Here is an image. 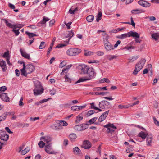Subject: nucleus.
Here are the masks:
<instances>
[{
    "instance_id": "1",
    "label": "nucleus",
    "mask_w": 159,
    "mask_h": 159,
    "mask_svg": "<svg viewBox=\"0 0 159 159\" xmlns=\"http://www.w3.org/2000/svg\"><path fill=\"white\" fill-rule=\"evenodd\" d=\"M81 71L80 74L82 75H86V77L89 80H90L94 78L96 75V73L94 69L92 67H89L87 65L83 64L80 65Z\"/></svg>"
},
{
    "instance_id": "2",
    "label": "nucleus",
    "mask_w": 159,
    "mask_h": 159,
    "mask_svg": "<svg viewBox=\"0 0 159 159\" xmlns=\"http://www.w3.org/2000/svg\"><path fill=\"white\" fill-rule=\"evenodd\" d=\"M146 60L144 59H141L135 66V68L133 74L136 75L143 68L145 62Z\"/></svg>"
},
{
    "instance_id": "3",
    "label": "nucleus",
    "mask_w": 159,
    "mask_h": 159,
    "mask_svg": "<svg viewBox=\"0 0 159 159\" xmlns=\"http://www.w3.org/2000/svg\"><path fill=\"white\" fill-rule=\"evenodd\" d=\"M35 87L33 90L34 94L35 96L40 95L43 93L44 89L40 83L36 85Z\"/></svg>"
},
{
    "instance_id": "4",
    "label": "nucleus",
    "mask_w": 159,
    "mask_h": 159,
    "mask_svg": "<svg viewBox=\"0 0 159 159\" xmlns=\"http://www.w3.org/2000/svg\"><path fill=\"white\" fill-rule=\"evenodd\" d=\"M81 52V50L80 49L77 48H71L67 50L66 53L69 56H73L78 55Z\"/></svg>"
},
{
    "instance_id": "5",
    "label": "nucleus",
    "mask_w": 159,
    "mask_h": 159,
    "mask_svg": "<svg viewBox=\"0 0 159 159\" xmlns=\"http://www.w3.org/2000/svg\"><path fill=\"white\" fill-rule=\"evenodd\" d=\"M104 127L107 128V133H110L111 134L117 129L116 127L114 126L113 124L110 123L107 125H104Z\"/></svg>"
},
{
    "instance_id": "6",
    "label": "nucleus",
    "mask_w": 159,
    "mask_h": 159,
    "mask_svg": "<svg viewBox=\"0 0 159 159\" xmlns=\"http://www.w3.org/2000/svg\"><path fill=\"white\" fill-rule=\"evenodd\" d=\"M9 135L5 131H0V139L5 141H7L8 139Z\"/></svg>"
},
{
    "instance_id": "7",
    "label": "nucleus",
    "mask_w": 159,
    "mask_h": 159,
    "mask_svg": "<svg viewBox=\"0 0 159 159\" xmlns=\"http://www.w3.org/2000/svg\"><path fill=\"white\" fill-rule=\"evenodd\" d=\"M86 126L85 124L77 125L74 127V129L76 131H81L86 129Z\"/></svg>"
},
{
    "instance_id": "8",
    "label": "nucleus",
    "mask_w": 159,
    "mask_h": 159,
    "mask_svg": "<svg viewBox=\"0 0 159 159\" xmlns=\"http://www.w3.org/2000/svg\"><path fill=\"white\" fill-rule=\"evenodd\" d=\"M45 149L46 152L48 154H53L54 153V152L53 150L50 143L46 145L45 147Z\"/></svg>"
},
{
    "instance_id": "9",
    "label": "nucleus",
    "mask_w": 159,
    "mask_h": 159,
    "mask_svg": "<svg viewBox=\"0 0 159 159\" xmlns=\"http://www.w3.org/2000/svg\"><path fill=\"white\" fill-rule=\"evenodd\" d=\"M109 111L108 110L103 113L99 117L98 120V122H101L103 121L107 116Z\"/></svg>"
},
{
    "instance_id": "10",
    "label": "nucleus",
    "mask_w": 159,
    "mask_h": 159,
    "mask_svg": "<svg viewBox=\"0 0 159 159\" xmlns=\"http://www.w3.org/2000/svg\"><path fill=\"white\" fill-rule=\"evenodd\" d=\"M27 73L29 74L33 72L35 70L34 66L32 64H29L27 65L26 67Z\"/></svg>"
},
{
    "instance_id": "11",
    "label": "nucleus",
    "mask_w": 159,
    "mask_h": 159,
    "mask_svg": "<svg viewBox=\"0 0 159 159\" xmlns=\"http://www.w3.org/2000/svg\"><path fill=\"white\" fill-rule=\"evenodd\" d=\"M82 147L84 149H89L91 147V144L89 141L85 140L83 142Z\"/></svg>"
},
{
    "instance_id": "12",
    "label": "nucleus",
    "mask_w": 159,
    "mask_h": 159,
    "mask_svg": "<svg viewBox=\"0 0 159 159\" xmlns=\"http://www.w3.org/2000/svg\"><path fill=\"white\" fill-rule=\"evenodd\" d=\"M0 98L2 99V100L6 102H10V98L9 97H8L7 94L6 93H2V94L1 95Z\"/></svg>"
},
{
    "instance_id": "13",
    "label": "nucleus",
    "mask_w": 159,
    "mask_h": 159,
    "mask_svg": "<svg viewBox=\"0 0 159 159\" xmlns=\"http://www.w3.org/2000/svg\"><path fill=\"white\" fill-rule=\"evenodd\" d=\"M105 49L107 51H111L114 49L111 43H108L104 44Z\"/></svg>"
},
{
    "instance_id": "14",
    "label": "nucleus",
    "mask_w": 159,
    "mask_h": 159,
    "mask_svg": "<svg viewBox=\"0 0 159 159\" xmlns=\"http://www.w3.org/2000/svg\"><path fill=\"white\" fill-rule=\"evenodd\" d=\"M138 3L139 5L144 7H149L151 5L150 3L144 0H140L138 1Z\"/></svg>"
},
{
    "instance_id": "15",
    "label": "nucleus",
    "mask_w": 159,
    "mask_h": 159,
    "mask_svg": "<svg viewBox=\"0 0 159 159\" xmlns=\"http://www.w3.org/2000/svg\"><path fill=\"white\" fill-rule=\"evenodd\" d=\"M23 149V147H20L19 148V152H21V154L23 155H25L30 150V148L29 147H27L24 150H22Z\"/></svg>"
},
{
    "instance_id": "16",
    "label": "nucleus",
    "mask_w": 159,
    "mask_h": 159,
    "mask_svg": "<svg viewBox=\"0 0 159 159\" xmlns=\"http://www.w3.org/2000/svg\"><path fill=\"white\" fill-rule=\"evenodd\" d=\"M129 37H132L134 39L136 38H139L140 37L138 33L136 32H133L130 31L129 32Z\"/></svg>"
},
{
    "instance_id": "17",
    "label": "nucleus",
    "mask_w": 159,
    "mask_h": 159,
    "mask_svg": "<svg viewBox=\"0 0 159 159\" xmlns=\"http://www.w3.org/2000/svg\"><path fill=\"white\" fill-rule=\"evenodd\" d=\"M72 66V65L71 64L67 65L66 67L62 69V72L61 73L60 75H64V73H66L68 71L69 69Z\"/></svg>"
},
{
    "instance_id": "18",
    "label": "nucleus",
    "mask_w": 159,
    "mask_h": 159,
    "mask_svg": "<svg viewBox=\"0 0 159 159\" xmlns=\"http://www.w3.org/2000/svg\"><path fill=\"white\" fill-rule=\"evenodd\" d=\"M21 74V75L24 76L25 77L27 76V75L28 74L26 72V66L25 63L23 64V68L21 69L20 70Z\"/></svg>"
},
{
    "instance_id": "19",
    "label": "nucleus",
    "mask_w": 159,
    "mask_h": 159,
    "mask_svg": "<svg viewBox=\"0 0 159 159\" xmlns=\"http://www.w3.org/2000/svg\"><path fill=\"white\" fill-rule=\"evenodd\" d=\"M0 66L2 67L3 71H5L7 70L5 61L3 60H0Z\"/></svg>"
},
{
    "instance_id": "20",
    "label": "nucleus",
    "mask_w": 159,
    "mask_h": 159,
    "mask_svg": "<svg viewBox=\"0 0 159 159\" xmlns=\"http://www.w3.org/2000/svg\"><path fill=\"white\" fill-rule=\"evenodd\" d=\"M2 20L4 21L5 23L7 26L9 27L10 28L14 29V25L12 24L11 23H9L8 21H10V20H7L6 19H3Z\"/></svg>"
},
{
    "instance_id": "21",
    "label": "nucleus",
    "mask_w": 159,
    "mask_h": 159,
    "mask_svg": "<svg viewBox=\"0 0 159 159\" xmlns=\"http://www.w3.org/2000/svg\"><path fill=\"white\" fill-rule=\"evenodd\" d=\"M40 140H43L45 142L48 143L49 142H50L52 140V139L50 136H45L42 137L40 138Z\"/></svg>"
},
{
    "instance_id": "22",
    "label": "nucleus",
    "mask_w": 159,
    "mask_h": 159,
    "mask_svg": "<svg viewBox=\"0 0 159 159\" xmlns=\"http://www.w3.org/2000/svg\"><path fill=\"white\" fill-rule=\"evenodd\" d=\"M20 51L21 52L22 56L24 58L27 59H30V54L27 53L26 52H23L21 49H20Z\"/></svg>"
},
{
    "instance_id": "23",
    "label": "nucleus",
    "mask_w": 159,
    "mask_h": 159,
    "mask_svg": "<svg viewBox=\"0 0 159 159\" xmlns=\"http://www.w3.org/2000/svg\"><path fill=\"white\" fill-rule=\"evenodd\" d=\"M50 20V19L46 17L45 16H43L42 20L41 21L39 22L38 23V25L39 26H40V24H44L46 23V22L49 21V20Z\"/></svg>"
},
{
    "instance_id": "24",
    "label": "nucleus",
    "mask_w": 159,
    "mask_h": 159,
    "mask_svg": "<svg viewBox=\"0 0 159 159\" xmlns=\"http://www.w3.org/2000/svg\"><path fill=\"white\" fill-rule=\"evenodd\" d=\"M73 152L74 154L79 155L80 154L81 151L78 147H75L73 148Z\"/></svg>"
},
{
    "instance_id": "25",
    "label": "nucleus",
    "mask_w": 159,
    "mask_h": 159,
    "mask_svg": "<svg viewBox=\"0 0 159 159\" xmlns=\"http://www.w3.org/2000/svg\"><path fill=\"white\" fill-rule=\"evenodd\" d=\"M74 33L72 31H71L69 32V33L68 34V37H66V38H67L68 37H69V39L66 41V42L67 43V44H68L69 43V40H70L71 38H72L74 35Z\"/></svg>"
},
{
    "instance_id": "26",
    "label": "nucleus",
    "mask_w": 159,
    "mask_h": 159,
    "mask_svg": "<svg viewBox=\"0 0 159 159\" xmlns=\"http://www.w3.org/2000/svg\"><path fill=\"white\" fill-rule=\"evenodd\" d=\"M55 40H56V38H54L52 40V41L51 43V44L50 45V46L49 48L48 49V52H47V55H49V54L50 53L51 51L52 50V47L54 44V42L55 41Z\"/></svg>"
},
{
    "instance_id": "27",
    "label": "nucleus",
    "mask_w": 159,
    "mask_h": 159,
    "mask_svg": "<svg viewBox=\"0 0 159 159\" xmlns=\"http://www.w3.org/2000/svg\"><path fill=\"white\" fill-rule=\"evenodd\" d=\"M129 32L127 33H125L122 34L121 35H119L117 36V38L119 39H125L127 37H129Z\"/></svg>"
},
{
    "instance_id": "28",
    "label": "nucleus",
    "mask_w": 159,
    "mask_h": 159,
    "mask_svg": "<svg viewBox=\"0 0 159 159\" xmlns=\"http://www.w3.org/2000/svg\"><path fill=\"white\" fill-rule=\"evenodd\" d=\"M61 126L59 124L52 125L50 126V128L53 129L57 130V129H60Z\"/></svg>"
},
{
    "instance_id": "29",
    "label": "nucleus",
    "mask_w": 159,
    "mask_h": 159,
    "mask_svg": "<svg viewBox=\"0 0 159 159\" xmlns=\"http://www.w3.org/2000/svg\"><path fill=\"white\" fill-rule=\"evenodd\" d=\"M88 80H89L87 77L84 78L82 77L80 78L76 82L75 84L78 83L80 82H85Z\"/></svg>"
},
{
    "instance_id": "30",
    "label": "nucleus",
    "mask_w": 159,
    "mask_h": 159,
    "mask_svg": "<svg viewBox=\"0 0 159 159\" xmlns=\"http://www.w3.org/2000/svg\"><path fill=\"white\" fill-rule=\"evenodd\" d=\"M144 12V11L141 9H136L133 10L131 11V12L133 14H138L141 13L142 12Z\"/></svg>"
},
{
    "instance_id": "31",
    "label": "nucleus",
    "mask_w": 159,
    "mask_h": 159,
    "mask_svg": "<svg viewBox=\"0 0 159 159\" xmlns=\"http://www.w3.org/2000/svg\"><path fill=\"white\" fill-rule=\"evenodd\" d=\"M139 136L141 137L142 138L145 139L147 137V134L143 131H141L139 134Z\"/></svg>"
},
{
    "instance_id": "32",
    "label": "nucleus",
    "mask_w": 159,
    "mask_h": 159,
    "mask_svg": "<svg viewBox=\"0 0 159 159\" xmlns=\"http://www.w3.org/2000/svg\"><path fill=\"white\" fill-rule=\"evenodd\" d=\"M152 139V137L151 136H148L147 137L146 142L147 145H150Z\"/></svg>"
},
{
    "instance_id": "33",
    "label": "nucleus",
    "mask_w": 159,
    "mask_h": 159,
    "mask_svg": "<svg viewBox=\"0 0 159 159\" xmlns=\"http://www.w3.org/2000/svg\"><path fill=\"white\" fill-rule=\"evenodd\" d=\"M7 116V112H5L3 114V115L0 116V121L1 122L2 121L6 119V117Z\"/></svg>"
},
{
    "instance_id": "34",
    "label": "nucleus",
    "mask_w": 159,
    "mask_h": 159,
    "mask_svg": "<svg viewBox=\"0 0 159 159\" xmlns=\"http://www.w3.org/2000/svg\"><path fill=\"white\" fill-rule=\"evenodd\" d=\"M94 19V16L91 15L88 16L86 18L87 20L89 22H92Z\"/></svg>"
},
{
    "instance_id": "35",
    "label": "nucleus",
    "mask_w": 159,
    "mask_h": 159,
    "mask_svg": "<svg viewBox=\"0 0 159 159\" xmlns=\"http://www.w3.org/2000/svg\"><path fill=\"white\" fill-rule=\"evenodd\" d=\"M69 137L71 141H72L76 139L77 137L76 134L74 133H72L70 134L69 135Z\"/></svg>"
},
{
    "instance_id": "36",
    "label": "nucleus",
    "mask_w": 159,
    "mask_h": 159,
    "mask_svg": "<svg viewBox=\"0 0 159 159\" xmlns=\"http://www.w3.org/2000/svg\"><path fill=\"white\" fill-rule=\"evenodd\" d=\"M139 57V56H134L130 58L129 59V62H132L136 60Z\"/></svg>"
},
{
    "instance_id": "37",
    "label": "nucleus",
    "mask_w": 159,
    "mask_h": 159,
    "mask_svg": "<svg viewBox=\"0 0 159 159\" xmlns=\"http://www.w3.org/2000/svg\"><path fill=\"white\" fill-rule=\"evenodd\" d=\"M84 51L85 52L84 53V55L85 56H89L92 55L93 54V52H91L90 51H87L86 50H84Z\"/></svg>"
},
{
    "instance_id": "38",
    "label": "nucleus",
    "mask_w": 159,
    "mask_h": 159,
    "mask_svg": "<svg viewBox=\"0 0 159 159\" xmlns=\"http://www.w3.org/2000/svg\"><path fill=\"white\" fill-rule=\"evenodd\" d=\"M102 13L101 12H99L98 14L97 15L96 18V21L97 22L99 21L102 19Z\"/></svg>"
},
{
    "instance_id": "39",
    "label": "nucleus",
    "mask_w": 159,
    "mask_h": 159,
    "mask_svg": "<svg viewBox=\"0 0 159 159\" xmlns=\"http://www.w3.org/2000/svg\"><path fill=\"white\" fill-rule=\"evenodd\" d=\"M152 37L155 40H157L158 39H159V33H154L152 34Z\"/></svg>"
},
{
    "instance_id": "40",
    "label": "nucleus",
    "mask_w": 159,
    "mask_h": 159,
    "mask_svg": "<svg viewBox=\"0 0 159 159\" xmlns=\"http://www.w3.org/2000/svg\"><path fill=\"white\" fill-rule=\"evenodd\" d=\"M25 33L28 36L29 38H30L34 36H36L37 35L33 33H30L27 31Z\"/></svg>"
},
{
    "instance_id": "41",
    "label": "nucleus",
    "mask_w": 159,
    "mask_h": 159,
    "mask_svg": "<svg viewBox=\"0 0 159 159\" xmlns=\"http://www.w3.org/2000/svg\"><path fill=\"white\" fill-rule=\"evenodd\" d=\"M59 125H61L64 126H66L68 125V123L66 122L64 120H60L59 122Z\"/></svg>"
},
{
    "instance_id": "42",
    "label": "nucleus",
    "mask_w": 159,
    "mask_h": 159,
    "mask_svg": "<svg viewBox=\"0 0 159 159\" xmlns=\"http://www.w3.org/2000/svg\"><path fill=\"white\" fill-rule=\"evenodd\" d=\"M90 105H91V108H93L95 110H97L99 111H102V110L101 109L94 106V103L93 102L90 103Z\"/></svg>"
},
{
    "instance_id": "43",
    "label": "nucleus",
    "mask_w": 159,
    "mask_h": 159,
    "mask_svg": "<svg viewBox=\"0 0 159 159\" xmlns=\"http://www.w3.org/2000/svg\"><path fill=\"white\" fill-rule=\"evenodd\" d=\"M97 119V117H94L90 119L88 122L90 124H92L94 123V122L96 121Z\"/></svg>"
},
{
    "instance_id": "44",
    "label": "nucleus",
    "mask_w": 159,
    "mask_h": 159,
    "mask_svg": "<svg viewBox=\"0 0 159 159\" xmlns=\"http://www.w3.org/2000/svg\"><path fill=\"white\" fill-rule=\"evenodd\" d=\"M83 117L80 116V115L76 117V119L75 120V122L77 123H79L81 120L83 119Z\"/></svg>"
},
{
    "instance_id": "45",
    "label": "nucleus",
    "mask_w": 159,
    "mask_h": 159,
    "mask_svg": "<svg viewBox=\"0 0 159 159\" xmlns=\"http://www.w3.org/2000/svg\"><path fill=\"white\" fill-rule=\"evenodd\" d=\"M99 107L100 108L104 109L105 108V105L103 101L99 102Z\"/></svg>"
},
{
    "instance_id": "46",
    "label": "nucleus",
    "mask_w": 159,
    "mask_h": 159,
    "mask_svg": "<svg viewBox=\"0 0 159 159\" xmlns=\"http://www.w3.org/2000/svg\"><path fill=\"white\" fill-rule=\"evenodd\" d=\"M99 82H100V83H103L104 82H105L107 83H109L110 81L107 78H105L101 79L99 81Z\"/></svg>"
},
{
    "instance_id": "47",
    "label": "nucleus",
    "mask_w": 159,
    "mask_h": 159,
    "mask_svg": "<svg viewBox=\"0 0 159 159\" xmlns=\"http://www.w3.org/2000/svg\"><path fill=\"white\" fill-rule=\"evenodd\" d=\"M64 78L65 79V82H68L70 83L71 82V79L70 78H69L68 76L67 75H65Z\"/></svg>"
},
{
    "instance_id": "48",
    "label": "nucleus",
    "mask_w": 159,
    "mask_h": 159,
    "mask_svg": "<svg viewBox=\"0 0 159 159\" xmlns=\"http://www.w3.org/2000/svg\"><path fill=\"white\" fill-rule=\"evenodd\" d=\"M24 25L21 24H16L14 25V29H16L17 28H21Z\"/></svg>"
},
{
    "instance_id": "49",
    "label": "nucleus",
    "mask_w": 159,
    "mask_h": 159,
    "mask_svg": "<svg viewBox=\"0 0 159 159\" xmlns=\"http://www.w3.org/2000/svg\"><path fill=\"white\" fill-rule=\"evenodd\" d=\"M45 47V43L44 42L42 41L41 43V44L39 47V48L42 49L44 48Z\"/></svg>"
},
{
    "instance_id": "50",
    "label": "nucleus",
    "mask_w": 159,
    "mask_h": 159,
    "mask_svg": "<svg viewBox=\"0 0 159 159\" xmlns=\"http://www.w3.org/2000/svg\"><path fill=\"white\" fill-rule=\"evenodd\" d=\"M50 94L51 95H54L56 93V90L54 89H52L49 90Z\"/></svg>"
},
{
    "instance_id": "51",
    "label": "nucleus",
    "mask_w": 159,
    "mask_h": 159,
    "mask_svg": "<svg viewBox=\"0 0 159 159\" xmlns=\"http://www.w3.org/2000/svg\"><path fill=\"white\" fill-rule=\"evenodd\" d=\"M109 37H107L103 38L104 45L107 43H110L108 40Z\"/></svg>"
},
{
    "instance_id": "52",
    "label": "nucleus",
    "mask_w": 159,
    "mask_h": 159,
    "mask_svg": "<svg viewBox=\"0 0 159 159\" xmlns=\"http://www.w3.org/2000/svg\"><path fill=\"white\" fill-rule=\"evenodd\" d=\"M45 143L42 141H40L38 143V145L40 148H43L44 147Z\"/></svg>"
},
{
    "instance_id": "53",
    "label": "nucleus",
    "mask_w": 159,
    "mask_h": 159,
    "mask_svg": "<svg viewBox=\"0 0 159 159\" xmlns=\"http://www.w3.org/2000/svg\"><path fill=\"white\" fill-rule=\"evenodd\" d=\"M67 43L66 44H59L57 45L56 47V48H61L62 47H64L66 45H67Z\"/></svg>"
},
{
    "instance_id": "54",
    "label": "nucleus",
    "mask_w": 159,
    "mask_h": 159,
    "mask_svg": "<svg viewBox=\"0 0 159 159\" xmlns=\"http://www.w3.org/2000/svg\"><path fill=\"white\" fill-rule=\"evenodd\" d=\"M107 59L111 60L116 58L117 57L114 55H109L107 56Z\"/></svg>"
},
{
    "instance_id": "55",
    "label": "nucleus",
    "mask_w": 159,
    "mask_h": 159,
    "mask_svg": "<svg viewBox=\"0 0 159 159\" xmlns=\"http://www.w3.org/2000/svg\"><path fill=\"white\" fill-rule=\"evenodd\" d=\"M95 113V111L94 110H90L89 111L87 114L88 116H89L92 115L93 114Z\"/></svg>"
},
{
    "instance_id": "56",
    "label": "nucleus",
    "mask_w": 159,
    "mask_h": 159,
    "mask_svg": "<svg viewBox=\"0 0 159 159\" xmlns=\"http://www.w3.org/2000/svg\"><path fill=\"white\" fill-rule=\"evenodd\" d=\"M107 93L106 92H96L95 93V94L97 95H101L102 96H103L105 95Z\"/></svg>"
},
{
    "instance_id": "57",
    "label": "nucleus",
    "mask_w": 159,
    "mask_h": 159,
    "mask_svg": "<svg viewBox=\"0 0 159 159\" xmlns=\"http://www.w3.org/2000/svg\"><path fill=\"white\" fill-rule=\"evenodd\" d=\"M15 29H13L12 31L15 33L16 36L18 35L19 34V30H15Z\"/></svg>"
},
{
    "instance_id": "58",
    "label": "nucleus",
    "mask_w": 159,
    "mask_h": 159,
    "mask_svg": "<svg viewBox=\"0 0 159 159\" xmlns=\"http://www.w3.org/2000/svg\"><path fill=\"white\" fill-rule=\"evenodd\" d=\"M66 65V63L64 61H62L60 64L59 67L61 68H62Z\"/></svg>"
},
{
    "instance_id": "59",
    "label": "nucleus",
    "mask_w": 159,
    "mask_h": 159,
    "mask_svg": "<svg viewBox=\"0 0 159 159\" xmlns=\"http://www.w3.org/2000/svg\"><path fill=\"white\" fill-rule=\"evenodd\" d=\"M78 106H73L71 107V110L73 111H78Z\"/></svg>"
},
{
    "instance_id": "60",
    "label": "nucleus",
    "mask_w": 159,
    "mask_h": 159,
    "mask_svg": "<svg viewBox=\"0 0 159 159\" xmlns=\"http://www.w3.org/2000/svg\"><path fill=\"white\" fill-rule=\"evenodd\" d=\"M121 41L120 40H118L117 41V42L116 43L114 44V49L116 48L118 45L120 44L121 43Z\"/></svg>"
},
{
    "instance_id": "61",
    "label": "nucleus",
    "mask_w": 159,
    "mask_h": 159,
    "mask_svg": "<svg viewBox=\"0 0 159 159\" xmlns=\"http://www.w3.org/2000/svg\"><path fill=\"white\" fill-rule=\"evenodd\" d=\"M89 63H98L99 62V61L96 60H91L89 61Z\"/></svg>"
},
{
    "instance_id": "62",
    "label": "nucleus",
    "mask_w": 159,
    "mask_h": 159,
    "mask_svg": "<svg viewBox=\"0 0 159 159\" xmlns=\"http://www.w3.org/2000/svg\"><path fill=\"white\" fill-rule=\"evenodd\" d=\"M7 90V87L5 86H3L0 88V91L4 92Z\"/></svg>"
},
{
    "instance_id": "63",
    "label": "nucleus",
    "mask_w": 159,
    "mask_h": 159,
    "mask_svg": "<svg viewBox=\"0 0 159 159\" xmlns=\"http://www.w3.org/2000/svg\"><path fill=\"white\" fill-rule=\"evenodd\" d=\"M23 98L21 97L19 102V105L20 106H23L24 105V104L23 102Z\"/></svg>"
},
{
    "instance_id": "64",
    "label": "nucleus",
    "mask_w": 159,
    "mask_h": 159,
    "mask_svg": "<svg viewBox=\"0 0 159 159\" xmlns=\"http://www.w3.org/2000/svg\"><path fill=\"white\" fill-rule=\"evenodd\" d=\"M153 119L154 121V123H155V124L156 125H157V126H159V121H158L156 120V118L154 117H153Z\"/></svg>"
}]
</instances>
